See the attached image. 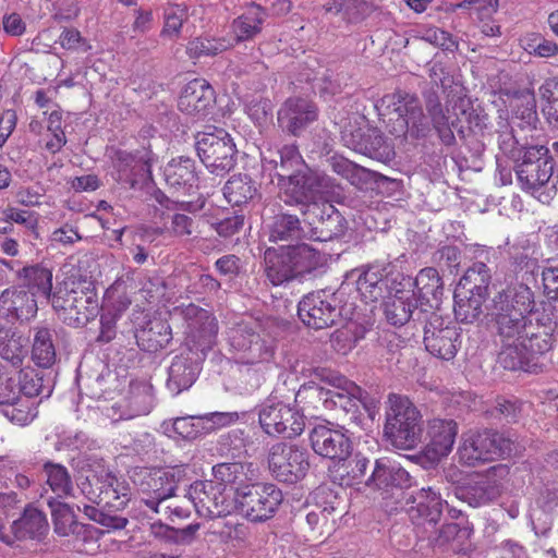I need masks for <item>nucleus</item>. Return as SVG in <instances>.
<instances>
[{
    "mask_svg": "<svg viewBox=\"0 0 558 558\" xmlns=\"http://www.w3.org/2000/svg\"><path fill=\"white\" fill-rule=\"evenodd\" d=\"M342 386L335 387L333 389L315 388V393L323 400L325 408L340 409L344 413L355 414L359 410V403L361 402L363 391L353 381L345 379H339Z\"/></svg>",
    "mask_w": 558,
    "mask_h": 558,
    "instance_id": "obj_32",
    "label": "nucleus"
},
{
    "mask_svg": "<svg viewBox=\"0 0 558 558\" xmlns=\"http://www.w3.org/2000/svg\"><path fill=\"white\" fill-rule=\"evenodd\" d=\"M554 342L555 338L551 331L547 330L544 326L533 323L519 340L521 348L527 352L532 362L537 356L549 352L553 349Z\"/></svg>",
    "mask_w": 558,
    "mask_h": 558,
    "instance_id": "obj_49",
    "label": "nucleus"
},
{
    "mask_svg": "<svg viewBox=\"0 0 558 558\" xmlns=\"http://www.w3.org/2000/svg\"><path fill=\"white\" fill-rule=\"evenodd\" d=\"M312 449L318 456L345 462L352 451V442L342 429L330 423L316 425L310 433Z\"/></svg>",
    "mask_w": 558,
    "mask_h": 558,
    "instance_id": "obj_20",
    "label": "nucleus"
},
{
    "mask_svg": "<svg viewBox=\"0 0 558 558\" xmlns=\"http://www.w3.org/2000/svg\"><path fill=\"white\" fill-rule=\"evenodd\" d=\"M414 286L417 292V302L427 304L429 307H438L444 294V284L438 270L426 267L417 274Z\"/></svg>",
    "mask_w": 558,
    "mask_h": 558,
    "instance_id": "obj_42",
    "label": "nucleus"
},
{
    "mask_svg": "<svg viewBox=\"0 0 558 558\" xmlns=\"http://www.w3.org/2000/svg\"><path fill=\"white\" fill-rule=\"evenodd\" d=\"M76 507L78 510H83L88 519L99 523L108 530H121L124 529L128 524L126 518L112 513L113 511H109L108 509L100 510L93 505L87 504H84L83 508H81L80 505Z\"/></svg>",
    "mask_w": 558,
    "mask_h": 558,
    "instance_id": "obj_61",
    "label": "nucleus"
},
{
    "mask_svg": "<svg viewBox=\"0 0 558 558\" xmlns=\"http://www.w3.org/2000/svg\"><path fill=\"white\" fill-rule=\"evenodd\" d=\"M413 504L414 506L411 508L412 520L417 524L435 526L440 522L447 501L441 497L439 488L428 486L421 488L415 494Z\"/></svg>",
    "mask_w": 558,
    "mask_h": 558,
    "instance_id": "obj_30",
    "label": "nucleus"
},
{
    "mask_svg": "<svg viewBox=\"0 0 558 558\" xmlns=\"http://www.w3.org/2000/svg\"><path fill=\"white\" fill-rule=\"evenodd\" d=\"M230 41L225 38L196 37L189 41L186 52L190 58L214 57L226 51Z\"/></svg>",
    "mask_w": 558,
    "mask_h": 558,
    "instance_id": "obj_59",
    "label": "nucleus"
},
{
    "mask_svg": "<svg viewBox=\"0 0 558 558\" xmlns=\"http://www.w3.org/2000/svg\"><path fill=\"white\" fill-rule=\"evenodd\" d=\"M270 242L294 241L302 238L308 239V232L301 226L300 219L290 214L280 213L271 218L267 225Z\"/></svg>",
    "mask_w": 558,
    "mask_h": 558,
    "instance_id": "obj_43",
    "label": "nucleus"
},
{
    "mask_svg": "<svg viewBox=\"0 0 558 558\" xmlns=\"http://www.w3.org/2000/svg\"><path fill=\"white\" fill-rule=\"evenodd\" d=\"M256 195V182L246 173L233 174L223 186V196L233 206L246 204Z\"/></svg>",
    "mask_w": 558,
    "mask_h": 558,
    "instance_id": "obj_51",
    "label": "nucleus"
},
{
    "mask_svg": "<svg viewBox=\"0 0 558 558\" xmlns=\"http://www.w3.org/2000/svg\"><path fill=\"white\" fill-rule=\"evenodd\" d=\"M324 8L327 12L341 14L342 19L349 23L362 21L368 10L364 0H330Z\"/></svg>",
    "mask_w": 558,
    "mask_h": 558,
    "instance_id": "obj_57",
    "label": "nucleus"
},
{
    "mask_svg": "<svg viewBox=\"0 0 558 558\" xmlns=\"http://www.w3.org/2000/svg\"><path fill=\"white\" fill-rule=\"evenodd\" d=\"M342 500L331 492L326 494L322 504L307 512L306 524L310 536L314 541L329 537L337 529V521L343 514L344 507Z\"/></svg>",
    "mask_w": 558,
    "mask_h": 558,
    "instance_id": "obj_21",
    "label": "nucleus"
},
{
    "mask_svg": "<svg viewBox=\"0 0 558 558\" xmlns=\"http://www.w3.org/2000/svg\"><path fill=\"white\" fill-rule=\"evenodd\" d=\"M487 296L475 294L464 288H456L454 291V316L464 324H472L483 315V306Z\"/></svg>",
    "mask_w": 558,
    "mask_h": 558,
    "instance_id": "obj_45",
    "label": "nucleus"
},
{
    "mask_svg": "<svg viewBox=\"0 0 558 558\" xmlns=\"http://www.w3.org/2000/svg\"><path fill=\"white\" fill-rule=\"evenodd\" d=\"M155 155L147 148L117 150L112 156V178L130 189H137L151 178V163Z\"/></svg>",
    "mask_w": 558,
    "mask_h": 558,
    "instance_id": "obj_15",
    "label": "nucleus"
},
{
    "mask_svg": "<svg viewBox=\"0 0 558 558\" xmlns=\"http://www.w3.org/2000/svg\"><path fill=\"white\" fill-rule=\"evenodd\" d=\"M388 113L393 114L387 124L388 132L397 138L417 140L429 132V122L420 99L405 92H397L381 98Z\"/></svg>",
    "mask_w": 558,
    "mask_h": 558,
    "instance_id": "obj_7",
    "label": "nucleus"
},
{
    "mask_svg": "<svg viewBox=\"0 0 558 558\" xmlns=\"http://www.w3.org/2000/svg\"><path fill=\"white\" fill-rule=\"evenodd\" d=\"M264 259L266 277L274 286L298 279L288 246L279 250L267 248Z\"/></svg>",
    "mask_w": 558,
    "mask_h": 558,
    "instance_id": "obj_37",
    "label": "nucleus"
},
{
    "mask_svg": "<svg viewBox=\"0 0 558 558\" xmlns=\"http://www.w3.org/2000/svg\"><path fill=\"white\" fill-rule=\"evenodd\" d=\"M51 306L58 318L74 328L86 326L99 314V301L92 283L65 280L53 291Z\"/></svg>",
    "mask_w": 558,
    "mask_h": 558,
    "instance_id": "obj_4",
    "label": "nucleus"
},
{
    "mask_svg": "<svg viewBox=\"0 0 558 558\" xmlns=\"http://www.w3.org/2000/svg\"><path fill=\"white\" fill-rule=\"evenodd\" d=\"M298 279L305 278L325 264V256L312 245L301 243L288 246Z\"/></svg>",
    "mask_w": 558,
    "mask_h": 558,
    "instance_id": "obj_47",
    "label": "nucleus"
},
{
    "mask_svg": "<svg viewBox=\"0 0 558 558\" xmlns=\"http://www.w3.org/2000/svg\"><path fill=\"white\" fill-rule=\"evenodd\" d=\"M165 180L174 191L189 193L198 182L195 161L189 157L172 159L165 168Z\"/></svg>",
    "mask_w": 558,
    "mask_h": 558,
    "instance_id": "obj_38",
    "label": "nucleus"
},
{
    "mask_svg": "<svg viewBox=\"0 0 558 558\" xmlns=\"http://www.w3.org/2000/svg\"><path fill=\"white\" fill-rule=\"evenodd\" d=\"M268 17L267 11L256 3H251L245 11L233 20L232 33L236 43L251 40L260 34Z\"/></svg>",
    "mask_w": 558,
    "mask_h": 558,
    "instance_id": "obj_39",
    "label": "nucleus"
},
{
    "mask_svg": "<svg viewBox=\"0 0 558 558\" xmlns=\"http://www.w3.org/2000/svg\"><path fill=\"white\" fill-rule=\"evenodd\" d=\"M317 117L318 109L314 102L304 98H289L279 109L277 119L283 132L300 136Z\"/></svg>",
    "mask_w": 558,
    "mask_h": 558,
    "instance_id": "obj_26",
    "label": "nucleus"
},
{
    "mask_svg": "<svg viewBox=\"0 0 558 558\" xmlns=\"http://www.w3.org/2000/svg\"><path fill=\"white\" fill-rule=\"evenodd\" d=\"M48 506L51 510L53 530L59 536H72L77 541L88 538L89 526L76 520L74 509L69 504L50 498Z\"/></svg>",
    "mask_w": 558,
    "mask_h": 558,
    "instance_id": "obj_34",
    "label": "nucleus"
},
{
    "mask_svg": "<svg viewBox=\"0 0 558 558\" xmlns=\"http://www.w3.org/2000/svg\"><path fill=\"white\" fill-rule=\"evenodd\" d=\"M186 496L202 517L220 518L230 511V505L222 493V487L213 482H195L190 486Z\"/></svg>",
    "mask_w": 558,
    "mask_h": 558,
    "instance_id": "obj_22",
    "label": "nucleus"
},
{
    "mask_svg": "<svg viewBox=\"0 0 558 558\" xmlns=\"http://www.w3.org/2000/svg\"><path fill=\"white\" fill-rule=\"evenodd\" d=\"M429 76L433 86L424 93L425 106L445 144L454 141L453 130L464 136L466 130L483 133L487 129L488 116L473 108L465 88L452 75L435 64Z\"/></svg>",
    "mask_w": 558,
    "mask_h": 558,
    "instance_id": "obj_1",
    "label": "nucleus"
},
{
    "mask_svg": "<svg viewBox=\"0 0 558 558\" xmlns=\"http://www.w3.org/2000/svg\"><path fill=\"white\" fill-rule=\"evenodd\" d=\"M135 338L142 350L156 352L171 341V328L162 319L149 320L145 327L136 331Z\"/></svg>",
    "mask_w": 558,
    "mask_h": 558,
    "instance_id": "obj_46",
    "label": "nucleus"
},
{
    "mask_svg": "<svg viewBox=\"0 0 558 558\" xmlns=\"http://www.w3.org/2000/svg\"><path fill=\"white\" fill-rule=\"evenodd\" d=\"M356 288L365 302H376L384 298L388 288L386 267L371 265L356 280Z\"/></svg>",
    "mask_w": 558,
    "mask_h": 558,
    "instance_id": "obj_41",
    "label": "nucleus"
},
{
    "mask_svg": "<svg viewBox=\"0 0 558 558\" xmlns=\"http://www.w3.org/2000/svg\"><path fill=\"white\" fill-rule=\"evenodd\" d=\"M45 485L54 495V499L77 498L74 483L66 466L61 463L46 461L43 465Z\"/></svg>",
    "mask_w": 558,
    "mask_h": 558,
    "instance_id": "obj_40",
    "label": "nucleus"
},
{
    "mask_svg": "<svg viewBox=\"0 0 558 558\" xmlns=\"http://www.w3.org/2000/svg\"><path fill=\"white\" fill-rule=\"evenodd\" d=\"M282 493L274 484L254 483L235 488L234 500L239 512L252 522H264L274 517L282 502Z\"/></svg>",
    "mask_w": 558,
    "mask_h": 558,
    "instance_id": "obj_10",
    "label": "nucleus"
},
{
    "mask_svg": "<svg viewBox=\"0 0 558 558\" xmlns=\"http://www.w3.org/2000/svg\"><path fill=\"white\" fill-rule=\"evenodd\" d=\"M268 465L278 481L292 484L306 475L310 469L308 454L296 445L277 442L269 449Z\"/></svg>",
    "mask_w": 558,
    "mask_h": 558,
    "instance_id": "obj_13",
    "label": "nucleus"
},
{
    "mask_svg": "<svg viewBox=\"0 0 558 558\" xmlns=\"http://www.w3.org/2000/svg\"><path fill=\"white\" fill-rule=\"evenodd\" d=\"M527 315L514 312L513 315L495 317L490 320L502 341H519L532 324Z\"/></svg>",
    "mask_w": 558,
    "mask_h": 558,
    "instance_id": "obj_53",
    "label": "nucleus"
},
{
    "mask_svg": "<svg viewBox=\"0 0 558 558\" xmlns=\"http://www.w3.org/2000/svg\"><path fill=\"white\" fill-rule=\"evenodd\" d=\"M424 344L432 355L449 361L460 348V333L454 326L445 325V320L433 313L424 326Z\"/></svg>",
    "mask_w": 558,
    "mask_h": 558,
    "instance_id": "obj_19",
    "label": "nucleus"
},
{
    "mask_svg": "<svg viewBox=\"0 0 558 558\" xmlns=\"http://www.w3.org/2000/svg\"><path fill=\"white\" fill-rule=\"evenodd\" d=\"M541 98L545 100L543 112L549 123L558 126V77L545 81L538 89Z\"/></svg>",
    "mask_w": 558,
    "mask_h": 558,
    "instance_id": "obj_60",
    "label": "nucleus"
},
{
    "mask_svg": "<svg viewBox=\"0 0 558 558\" xmlns=\"http://www.w3.org/2000/svg\"><path fill=\"white\" fill-rule=\"evenodd\" d=\"M303 223L308 227V239L329 241L340 236L347 229V221L330 203L308 204L302 210Z\"/></svg>",
    "mask_w": 558,
    "mask_h": 558,
    "instance_id": "obj_17",
    "label": "nucleus"
},
{
    "mask_svg": "<svg viewBox=\"0 0 558 558\" xmlns=\"http://www.w3.org/2000/svg\"><path fill=\"white\" fill-rule=\"evenodd\" d=\"M259 424L268 435L282 434L288 438L302 434L304 415L295 407L282 401L268 400L259 410Z\"/></svg>",
    "mask_w": 558,
    "mask_h": 558,
    "instance_id": "obj_14",
    "label": "nucleus"
},
{
    "mask_svg": "<svg viewBox=\"0 0 558 558\" xmlns=\"http://www.w3.org/2000/svg\"><path fill=\"white\" fill-rule=\"evenodd\" d=\"M535 305L534 293L524 283L508 286L499 291L487 307L490 318L520 314H530Z\"/></svg>",
    "mask_w": 558,
    "mask_h": 558,
    "instance_id": "obj_23",
    "label": "nucleus"
},
{
    "mask_svg": "<svg viewBox=\"0 0 558 558\" xmlns=\"http://www.w3.org/2000/svg\"><path fill=\"white\" fill-rule=\"evenodd\" d=\"M340 300L336 293L325 290L305 295L299 303L298 315L308 327L324 329L331 327L341 316Z\"/></svg>",
    "mask_w": 558,
    "mask_h": 558,
    "instance_id": "obj_16",
    "label": "nucleus"
},
{
    "mask_svg": "<svg viewBox=\"0 0 558 558\" xmlns=\"http://www.w3.org/2000/svg\"><path fill=\"white\" fill-rule=\"evenodd\" d=\"M134 482L143 494L142 502L153 512L160 514L162 504L174 497L179 485L186 482V469H144L136 474Z\"/></svg>",
    "mask_w": 558,
    "mask_h": 558,
    "instance_id": "obj_8",
    "label": "nucleus"
},
{
    "mask_svg": "<svg viewBox=\"0 0 558 558\" xmlns=\"http://www.w3.org/2000/svg\"><path fill=\"white\" fill-rule=\"evenodd\" d=\"M195 148L201 161L214 174L223 175L235 165V144L223 129L198 133Z\"/></svg>",
    "mask_w": 558,
    "mask_h": 558,
    "instance_id": "obj_12",
    "label": "nucleus"
},
{
    "mask_svg": "<svg viewBox=\"0 0 558 558\" xmlns=\"http://www.w3.org/2000/svg\"><path fill=\"white\" fill-rule=\"evenodd\" d=\"M215 102V92L204 78L190 81L181 90L178 109L193 117L205 116Z\"/></svg>",
    "mask_w": 558,
    "mask_h": 558,
    "instance_id": "obj_28",
    "label": "nucleus"
},
{
    "mask_svg": "<svg viewBox=\"0 0 558 558\" xmlns=\"http://www.w3.org/2000/svg\"><path fill=\"white\" fill-rule=\"evenodd\" d=\"M369 482L378 489L390 492L393 489H407L414 484L413 477L399 463L390 462L386 459H379L375 463L373 473L366 484Z\"/></svg>",
    "mask_w": 558,
    "mask_h": 558,
    "instance_id": "obj_33",
    "label": "nucleus"
},
{
    "mask_svg": "<svg viewBox=\"0 0 558 558\" xmlns=\"http://www.w3.org/2000/svg\"><path fill=\"white\" fill-rule=\"evenodd\" d=\"M37 312V300L23 288L11 286L0 293V317L7 323L29 322Z\"/></svg>",
    "mask_w": 558,
    "mask_h": 558,
    "instance_id": "obj_25",
    "label": "nucleus"
},
{
    "mask_svg": "<svg viewBox=\"0 0 558 558\" xmlns=\"http://www.w3.org/2000/svg\"><path fill=\"white\" fill-rule=\"evenodd\" d=\"M417 300L414 291H397L395 296L386 303L385 314L387 320L395 326H402L410 320Z\"/></svg>",
    "mask_w": 558,
    "mask_h": 558,
    "instance_id": "obj_48",
    "label": "nucleus"
},
{
    "mask_svg": "<svg viewBox=\"0 0 558 558\" xmlns=\"http://www.w3.org/2000/svg\"><path fill=\"white\" fill-rule=\"evenodd\" d=\"M49 529L46 514L33 506L24 508L22 515L9 524L7 535H11L10 543L22 539H41Z\"/></svg>",
    "mask_w": 558,
    "mask_h": 558,
    "instance_id": "obj_31",
    "label": "nucleus"
},
{
    "mask_svg": "<svg viewBox=\"0 0 558 558\" xmlns=\"http://www.w3.org/2000/svg\"><path fill=\"white\" fill-rule=\"evenodd\" d=\"M427 434L429 444L427 452L433 459L447 457L451 451L457 434L458 425L453 420L433 418L428 422Z\"/></svg>",
    "mask_w": 558,
    "mask_h": 558,
    "instance_id": "obj_36",
    "label": "nucleus"
},
{
    "mask_svg": "<svg viewBox=\"0 0 558 558\" xmlns=\"http://www.w3.org/2000/svg\"><path fill=\"white\" fill-rule=\"evenodd\" d=\"M508 253L515 271L533 274L538 267L537 258L533 256L534 252L527 244H513L509 247Z\"/></svg>",
    "mask_w": 558,
    "mask_h": 558,
    "instance_id": "obj_63",
    "label": "nucleus"
},
{
    "mask_svg": "<svg viewBox=\"0 0 558 558\" xmlns=\"http://www.w3.org/2000/svg\"><path fill=\"white\" fill-rule=\"evenodd\" d=\"M82 471L76 486L80 494L89 502L101 505L109 511L123 510L131 500V490L124 481L119 480L106 465L104 459L94 454L84 456Z\"/></svg>",
    "mask_w": 558,
    "mask_h": 558,
    "instance_id": "obj_3",
    "label": "nucleus"
},
{
    "mask_svg": "<svg viewBox=\"0 0 558 558\" xmlns=\"http://www.w3.org/2000/svg\"><path fill=\"white\" fill-rule=\"evenodd\" d=\"M0 413L10 422L24 426L36 416L33 404L19 393L17 383L13 375L0 373Z\"/></svg>",
    "mask_w": 558,
    "mask_h": 558,
    "instance_id": "obj_24",
    "label": "nucleus"
},
{
    "mask_svg": "<svg viewBox=\"0 0 558 558\" xmlns=\"http://www.w3.org/2000/svg\"><path fill=\"white\" fill-rule=\"evenodd\" d=\"M0 356L13 366L22 365L26 356L23 337L9 328L0 327Z\"/></svg>",
    "mask_w": 558,
    "mask_h": 558,
    "instance_id": "obj_55",
    "label": "nucleus"
},
{
    "mask_svg": "<svg viewBox=\"0 0 558 558\" xmlns=\"http://www.w3.org/2000/svg\"><path fill=\"white\" fill-rule=\"evenodd\" d=\"M13 377H15V383H17L19 393L24 395L27 399L41 393L49 397L51 393V387L49 385L46 386L44 383V375L34 368L20 369Z\"/></svg>",
    "mask_w": 558,
    "mask_h": 558,
    "instance_id": "obj_56",
    "label": "nucleus"
},
{
    "mask_svg": "<svg viewBox=\"0 0 558 558\" xmlns=\"http://www.w3.org/2000/svg\"><path fill=\"white\" fill-rule=\"evenodd\" d=\"M422 414L405 396L390 393L386 401L384 436L397 449H414L422 438Z\"/></svg>",
    "mask_w": 558,
    "mask_h": 558,
    "instance_id": "obj_5",
    "label": "nucleus"
},
{
    "mask_svg": "<svg viewBox=\"0 0 558 558\" xmlns=\"http://www.w3.org/2000/svg\"><path fill=\"white\" fill-rule=\"evenodd\" d=\"M229 343L243 364L268 362L275 352V340L256 324L241 323L231 328Z\"/></svg>",
    "mask_w": 558,
    "mask_h": 558,
    "instance_id": "obj_11",
    "label": "nucleus"
},
{
    "mask_svg": "<svg viewBox=\"0 0 558 558\" xmlns=\"http://www.w3.org/2000/svg\"><path fill=\"white\" fill-rule=\"evenodd\" d=\"M262 161L267 169L274 171L280 184L301 170H306L308 166L295 144L283 145L276 151L267 149L263 153Z\"/></svg>",
    "mask_w": 558,
    "mask_h": 558,
    "instance_id": "obj_27",
    "label": "nucleus"
},
{
    "mask_svg": "<svg viewBox=\"0 0 558 558\" xmlns=\"http://www.w3.org/2000/svg\"><path fill=\"white\" fill-rule=\"evenodd\" d=\"M148 412L149 404L144 407L137 405L135 397L132 398V402L130 404L124 402H114L111 405L104 408V414L112 423H118L122 420H130L142 414H147Z\"/></svg>",
    "mask_w": 558,
    "mask_h": 558,
    "instance_id": "obj_62",
    "label": "nucleus"
},
{
    "mask_svg": "<svg viewBox=\"0 0 558 558\" xmlns=\"http://www.w3.org/2000/svg\"><path fill=\"white\" fill-rule=\"evenodd\" d=\"M214 477L218 482L217 485H238V487L246 485V482L254 480L255 469L253 463H220L213 468Z\"/></svg>",
    "mask_w": 558,
    "mask_h": 558,
    "instance_id": "obj_50",
    "label": "nucleus"
},
{
    "mask_svg": "<svg viewBox=\"0 0 558 558\" xmlns=\"http://www.w3.org/2000/svg\"><path fill=\"white\" fill-rule=\"evenodd\" d=\"M185 322V344L189 353L175 355L168 367L167 388L174 395L187 390L196 381L201 362L216 343L218 324L207 310L193 303L174 308Z\"/></svg>",
    "mask_w": 558,
    "mask_h": 558,
    "instance_id": "obj_2",
    "label": "nucleus"
},
{
    "mask_svg": "<svg viewBox=\"0 0 558 558\" xmlns=\"http://www.w3.org/2000/svg\"><path fill=\"white\" fill-rule=\"evenodd\" d=\"M328 177L307 166L306 170H301L281 184L286 204L301 205V211L306 209L308 204H319L316 197L328 189Z\"/></svg>",
    "mask_w": 558,
    "mask_h": 558,
    "instance_id": "obj_18",
    "label": "nucleus"
},
{
    "mask_svg": "<svg viewBox=\"0 0 558 558\" xmlns=\"http://www.w3.org/2000/svg\"><path fill=\"white\" fill-rule=\"evenodd\" d=\"M513 441L496 430L469 432L462 435L458 448L459 461L468 466L508 457L513 451Z\"/></svg>",
    "mask_w": 558,
    "mask_h": 558,
    "instance_id": "obj_9",
    "label": "nucleus"
},
{
    "mask_svg": "<svg viewBox=\"0 0 558 558\" xmlns=\"http://www.w3.org/2000/svg\"><path fill=\"white\" fill-rule=\"evenodd\" d=\"M198 529L199 524H190L183 529H173L160 523H154L151 525V531L156 536H163L168 541H172L178 544H190Z\"/></svg>",
    "mask_w": 558,
    "mask_h": 558,
    "instance_id": "obj_64",
    "label": "nucleus"
},
{
    "mask_svg": "<svg viewBox=\"0 0 558 558\" xmlns=\"http://www.w3.org/2000/svg\"><path fill=\"white\" fill-rule=\"evenodd\" d=\"M548 151L544 146L527 147L514 168L521 189L542 204H549L557 193L554 161Z\"/></svg>",
    "mask_w": 558,
    "mask_h": 558,
    "instance_id": "obj_6",
    "label": "nucleus"
},
{
    "mask_svg": "<svg viewBox=\"0 0 558 558\" xmlns=\"http://www.w3.org/2000/svg\"><path fill=\"white\" fill-rule=\"evenodd\" d=\"M492 281L490 269L482 262L474 263L464 272L457 288H464L475 294L488 298V287Z\"/></svg>",
    "mask_w": 558,
    "mask_h": 558,
    "instance_id": "obj_54",
    "label": "nucleus"
},
{
    "mask_svg": "<svg viewBox=\"0 0 558 558\" xmlns=\"http://www.w3.org/2000/svg\"><path fill=\"white\" fill-rule=\"evenodd\" d=\"M500 494V485L488 475H476L466 483L454 487V496L473 508L489 505Z\"/></svg>",
    "mask_w": 558,
    "mask_h": 558,
    "instance_id": "obj_29",
    "label": "nucleus"
},
{
    "mask_svg": "<svg viewBox=\"0 0 558 558\" xmlns=\"http://www.w3.org/2000/svg\"><path fill=\"white\" fill-rule=\"evenodd\" d=\"M33 333L32 360L39 367H51L57 360L54 330L46 326H35Z\"/></svg>",
    "mask_w": 558,
    "mask_h": 558,
    "instance_id": "obj_44",
    "label": "nucleus"
},
{
    "mask_svg": "<svg viewBox=\"0 0 558 558\" xmlns=\"http://www.w3.org/2000/svg\"><path fill=\"white\" fill-rule=\"evenodd\" d=\"M504 342L505 345L498 355V361L504 368L509 371H534L537 364L532 362V359L527 352L521 348L519 341L510 340Z\"/></svg>",
    "mask_w": 558,
    "mask_h": 558,
    "instance_id": "obj_52",
    "label": "nucleus"
},
{
    "mask_svg": "<svg viewBox=\"0 0 558 558\" xmlns=\"http://www.w3.org/2000/svg\"><path fill=\"white\" fill-rule=\"evenodd\" d=\"M3 483L0 481V541L10 543L11 535H7L9 527V519L15 515L16 511L21 508L22 499L20 496L10 490L3 492Z\"/></svg>",
    "mask_w": 558,
    "mask_h": 558,
    "instance_id": "obj_58",
    "label": "nucleus"
},
{
    "mask_svg": "<svg viewBox=\"0 0 558 558\" xmlns=\"http://www.w3.org/2000/svg\"><path fill=\"white\" fill-rule=\"evenodd\" d=\"M17 287L31 293L35 300L43 296L51 303L52 299V271L39 264L26 265L16 270Z\"/></svg>",
    "mask_w": 558,
    "mask_h": 558,
    "instance_id": "obj_35",
    "label": "nucleus"
}]
</instances>
